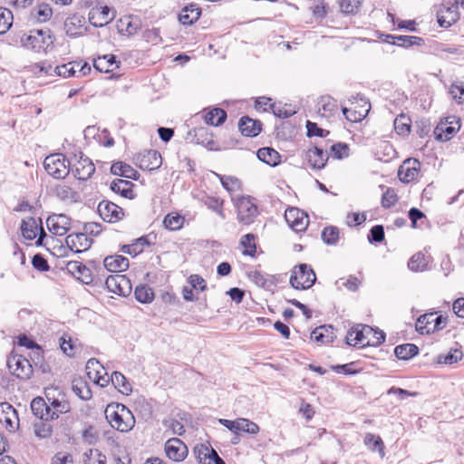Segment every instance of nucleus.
<instances>
[{
    "mask_svg": "<svg viewBox=\"0 0 464 464\" xmlns=\"http://www.w3.org/2000/svg\"><path fill=\"white\" fill-rule=\"evenodd\" d=\"M336 338L332 325H321L311 333V339L321 343H330Z\"/></svg>",
    "mask_w": 464,
    "mask_h": 464,
    "instance_id": "obj_29",
    "label": "nucleus"
},
{
    "mask_svg": "<svg viewBox=\"0 0 464 464\" xmlns=\"http://www.w3.org/2000/svg\"><path fill=\"white\" fill-rule=\"evenodd\" d=\"M426 266H427L426 258H425L424 255H422L420 253L413 255L408 263V267L411 271H414V272H418V271L424 269V267Z\"/></svg>",
    "mask_w": 464,
    "mask_h": 464,
    "instance_id": "obj_54",
    "label": "nucleus"
},
{
    "mask_svg": "<svg viewBox=\"0 0 464 464\" xmlns=\"http://www.w3.org/2000/svg\"><path fill=\"white\" fill-rule=\"evenodd\" d=\"M420 163L417 160H407L400 167L398 170V177L403 183H409L414 180L419 174V167Z\"/></svg>",
    "mask_w": 464,
    "mask_h": 464,
    "instance_id": "obj_22",
    "label": "nucleus"
},
{
    "mask_svg": "<svg viewBox=\"0 0 464 464\" xmlns=\"http://www.w3.org/2000/svg\"><path fill=\"white\" fill-rule=\"evenodd\" d=\"M52 464H72V458L70 454L58 452L53 458Z\"/></svg>",
    "mask_w": 464,
    "mask_h": 464,
    "instance_id": "obj_64",
    "label": "nucleus"
},
{
    "mask_svg": "<svg viewBox=\"0 0 464 464\" xmlns=\"http://www.w3.org/2000/svg\"><path fill=\"white\" fill-rule=\"evenodd\" d=\"M72 171L75 178L81 180H86L92 176L95 171V167L89 158L82 155L79 160L75 163Z\"/></svg>",
    "mask_w": 464,
    "mask_h": 464,
    "instance_id": "obj_23",
    "label": "nucleus"
},
{
    "mask_svg": "<svg viewBox=\"0 0 464 464\" xmlns=\"http://www.w3.org/2000/svg\"><path fill=\"white\" fill-rule=\"evenodd\" d=\"M201 10L197 5H189L181 10L179 20L184 25H190L199 18Z\"/></svg>",
    "mask_w": 464,
    "mask_h": 464,
    "instance_id": "obj_31",
    "label": "nucleus"
},
{
    "mask_svg": "<svg viewBox=\"0 0 464 464\" xmlns=\"http://www.w3.org/2000/svg\"><path fill=\"white\" fill-rule=\"evenodd\" d=\"M356 103L353 108H343V114L345 118L353 122L361 121L363 120L369 113L371 105L370 103L362 97L354 98Z\"/></svg>",
    "mask_w": 464,
    "mask_h": 464,
    "instance_id": "obj_14",
    "label": "nucleus"
},
{
    "mask_svg": "<svg viewBox=\"0 0 464 464\" xmlns=\"http://www.w3.org/2000/svg\"><path fill=\"white\" fill-rule=\"evenodd\" d=\"M105 285L110 292L119 295L126 296L131 290L130 280L122 275L109 276Z\"/></svg>",
    "mask_w": 464,
    "mask_h": 464,
    "instance_id": "obj_15",
    "label": "nucleus"
},
{
    "mask_svg": "<svg viewBox=\"0 0 464 464\" xmlns=\"http://www.w3.org/2000/svg\"><path fill=\"white\" fill-rule=\"evenodd\" d=\"M133 187L134 185L131 181L121 179H114L110 185V188L114 193L130 199L135 197Z\"/></svg>",
    "mask_w": 464,
    "mask_h": 464,
    "instance_id": "obj_28",
    "label": "nucleus"
},
{
    "mask_svg": "<svg viewBox=\"0 0 464 464\" xmlns=\"http://www.w3.org/2000/svg\"><path fill=\"white\" fill-rule=\"evenodd\" d=\"M84 464H106V456L97 449H90L82 455Z\"/></svg>",
    "mask_w": 464,
    "mask_h": 464,
    "instance_id": "obj_44",
    "label": "nucleus"
},
{
    "mask_svg": "<svg viewBox=\"0 0 464 464\" xmlns=\"http://www.w3.org/2000/svg\"><path fill=\"white\" fill-rule=\"evenodd\" d=\"M463 358V353L458 348H451L446 353H440L437 357V362L440 364H449L458 362Z\"/></svg>",
    "mask_w": 464,
    "mask_h": 464,
    "instance_id": "obj_41",
    "label": "nucleus"
},
{
    "mask_svg": "<svg viewBox=\"0 0 464 464\" xmlns=\"http://www.w3.org/2000/svg\"><path fill=\"white\" fill-rule=\"evenodd\" d=\"M394 129L400 135L408 134L411 130L410 120L404 115H400L394 120Z\"/></svg>",
    "mask_w": 464,
    "mask_h": 464,
    "instance_id": "obj_55",
    "label": "nucleus"
},
{
    "mask_svg": "<svg viewBox=\"0 0 464 464\" xmlns=\"http://www.w3.org/2000/svg\"><path fill=\"white\" fill-rule=\"evenodd\" d=\"M237 218L244 225H250L257 216V208L250 198L242 197L237 200Z\"/></svg>",
    "mask_w": 464,
    "mask_h": 464,
    "instance_id": "obj_10",
    "label": "nucleus"
},
{
    "mask_svg": "<svg viewBox=\"0 0 464 464\" xmlns=\"http://www.w3.org/2000/svg\"><path fill=\"white\" fill-rule=\"evenodd\" d=\"M364 445L372 451H377L381 458H384V443L380 436L372 433H366L363 440Z\"/></svg>",
    "mask_w": 464,
    "mask_h": 464,
    "instance_id": "obj_36",
    "label": "nucleus"
},
{
    "mask_svg": "<svg viewBox=\"0 0 464 464\" xmlns=\"http://www.w3.org/2000/svg\"><path fill=\"white\" fill-rule=\"evenodd\" d=\"M256 155L261 161L272 167L276 166L280 162V155L273 148H261L257 150Z\"/></svg>",
    "mask_w": 464,
    "mask_h": 464,
    "instance_id": "obj_37",
    "label": "nucleus"
},
{
    "mask_svg": "<svg viewBox=\"0 0 464 464\" xmlns=\"http://www.w3.org/2000/svg\"><path fill=\"white\" fill-rule=\"evenodd\" d=\"M105 417L111 426L121 432L130 430L135 424L132 412L121 403H111L105 409Z\"/></svg>",
    "mask_w": 464,
    "mask_h": 464,
    "instance_id": "obj_2",
    "label": "nucleus"
},
{
    "mask_svg": "<svg viewBox=\"0 0 464 464\" xmlns=\"http://www.w3.org/2000/svg\"><path fill=\"white\" fill-rule=\"evenodd\" d=\"M306 159L313 169H323L328 160L327 152L324 149L314 146L306 151Z\"/></svg>",
    "mask_w": 464,
    "mask_h": 464,
    "instance_id": "obj_24",
    "label": "nucleus"
},
{
    "mask_svg": "<svg viewBox=\"0 0 464 464\" xmlns=\"http://www.w3.org/2000/svg\"><path fill=\"white\" fill-rule=\"evenodd\" d=\"M38 229H40L39 237L36 241L37 246L43 245V240L46 237V233L42 227H39L37 220L34 218L23 219L21 223V231L23 237L27 240H33L37 237Z\"/></svg>",
    "mask_w": 464,
    "mask_h": 464,
    "instance_id": "obj_16",
    "label": "nucleus"
},
{
    "mask_svg": "<svg viewBox=\"0 0 464 464\" xmlns=\"http://www.w3.org/2000/svg\"><path fill=\"white\" fill-rule=\"evenodd\" d=\"M384 341L385 334L382 331L374 330L366 324H357L352 327L346 335L347 344L359 347L378 346Z\"/></svg>",
    "mask_w": 464,
    "mask_h": 464,
    "instance_id": "obj_1",
    "label": "nucleus"
},
{
    "mask_svg": "<svg viewBox=\"0 0 464 464\" xmlns=\"http://www.w3.org/2000/svg\"><path fill=\"white\" fill-rule=\"evenodd\" d=\"M262 123L247 116L242 117L238 123L241 133L246 137H256L261 131Z\"/></svg>",
    "mask_w": 464,
    "mask_h": 464,
    "instance_id": "obj_27",
    "label": "nucleus"
},
{
    "mask_svg": "<svg viewBox=\"0 0 464 464\" xmlns=\"http://www.w3.org/2000/svg\"><path fill=\"white\" fill-rule=\"evenodd\" d=\"M419 353V348L413 343H404L395 347L394 353L400 360H410Z\"/></svg>",
    "mask_w": 464,
    "mask_h": 464,
    "instance_id": "obj_40",
    "label": "nucleus"
},
{
    "mask_svg": "<svg viewBox=\"0 0 464 464\" xmlns=\"http://www.w3.org/2000/svg\"><path fill=\"white\" fill-rule=\"evenodd\" d=\"M460 129V119L456 116L447 117L440 121L434 130L438 140H450Z\"/></svg>",
    "mask_w": 464,
    "mask_h": 464,
    "instance_id": "obj_6",
    "label": "nucleus"
},
{
    "mask_svg": "<svg viewBox=\"0 0 464 464\" xmlns=\"http://www.w3.org/2000/svg\"><path fill=\"white\" fill-rule=\"evenodd\" d=\"M44 166L50 176L62 179L69 175L71 163L63 154L54 153L44 159Z\"/></svg>",
    "mask_w": 464,
    "mask_h": 464,
    "instance_id": "obj_4",
    "label": "nucleus"
},
{
    "mask_svg": "<svg viewBox=\"0 0 464 464\" xmlns=\"http://www.w3.org/2000/svg\"><path fill=\"white\" fill-rule=\"evenodd\" d=\"M241 245L245 247L243 252L245 255L253 256L256 247L255 244V237L253 234H246L241 238Z\"/></svg>",
    "mask_w": 464,
    "mask_h": 464,
    "instance_id": "obj_56",
    "label": "nucleus"
},
{
    "mask_svg": "<svg viewBox=\"0 0 464 464\" xmlns=\"http://www.w3.org/2000/svg\"><path fill=\"white\" fill-rule=\"evenodd\" d=\"M221 184L229 192L237 191L240 188V182L234 177H221Z\"/></svg>",
    "mask_w": 464,
    "mask_h": 464,
    "instance_id": "obj_60",
    "label": "nucleus"
},
{
    "mask_svg": "<svg viewBox=\"0 0 464 464\" xmlns=\"http://www.w3.org/2000/svg\"><path fill=\"white\" fill-rule=\"evenodd\" d=\"M398 201V197L393 188H387L382 197V206L383 208H391Z\"/></svg>",
    "mask_w": 464,
    "mask_h": 464,
    "instance_id": "obj_57",
    "label": "nucleus"
},
{
    "mask_svg": "<svg viewBox=\"0 0 464 464\" xmlns=\"http://www.w3.org/2000/svg\"><path fill=\"white\" fill-rule=\"evenodd\" d=\"M133 161L141 169L150 171L161 166L162 158L157 150H149L137 153L133 158Z\"/></svg>",
    "mask_w": 464,
    "mask_h": 464,
    "instance_id": "obj_8",
    "label": "nucleus"
},
{
    "mask_svg": "<svg viewBox=\"0 0 464 464\" xmlns=\"http://www.w3.org/2000/svg\"><path fill=\"white\" fill-rule=\"evenodd\" d=\"M386 41L402 47H410L414 44L420 45L423 43V40L420 37L411 35H387Z\"/></svg>",
    "mask_w": 464,
    "mask_h": 464,
    "instance_id": "obj_38",
    "label": "nucleus"
},
{
    "mask_svg": "<svg viewBox=\"0 0 464 464\" xmlns=\"http://www.w3.org/2000/svg\"><path fill=\"white\" fill-rule=\"evenodd\" d=\"M218 422L227 430L237 434L239 431L256 435L259 432V426L252 420L245 418H237L234 420L218 419Z\"/></svg>",
    "mask_w": 464,
    "mask_h": 464,
    "instance_id": "obj_9",
    "label": "nucleus"
},
{
    "mask_svg": "<svg viewBox=\"0 0 464 464\" xmlns=\"http://www.w3.org/2000/svg\"><path fill=\"white\" fill-rule=\"evenodd\" d=\"M31 410L39 420H50V406L42 397L34 398L31 402Z\"/></svg>",
    "mask_w": 464,
    "mask_h": 464,
    "instance_id": "obj_33",
    "label": "nucleus"
},
{
    "mask_svg": "<svg viewBox=\"0 0 464 464\" xmlns=\"http://www.w3.org/2000/svg\"><path fill=\"white\" fill-rule=\"evenodd\" d=\"M446 325V319L442 315L425 314L420 315L416 322V330L423 334L440 330Z\"/></svg>",
    "mask_w": 464,
    "mask_h": 464,
    "instance_id": "obj_7",
    "label": "nucleus"
},
{
    "mask_svg": "<svg viewBox=\"0 0 464 464\" xmlns=\"http://www.w3.org/2000/svg\"><path fill=\"white\" fill-rule=\"evenodd\" d=\"M56 195L61 199H70L72 200L76 195V193L68 186L60 185L55 189Z\"/></svg>",
    "mask_w": 464,
    "mask_h": 464,
    "instance_id": "obj_63",
    "label": "nucleus"
},
{
    "mask_svg": "<svg viewBox=\"0 0 464 464\" xmlns=\"http://www.w3.org/2000/svg\"><path fill=\"white\" fill-rule=\"evenodd\" d=\"M72 389L74 394L83 401H87L92 398V392L87 382L81 379L74 380L72 382Z\"/></svg>",
    "mask_w": 464,
    "mask_h": 464,
    "instance_id": "obj_46",
    "label": "nucleus"
},
{
    "mask_svg": "<svg viewBox=\"0 0 464 464\" xmlns=\"http://www.w3.org/2000/svg\"><path fill=\"white\" fill-rule=\"evenodd\" d=\"M49 231L55 236H64L70 229V218L63 215H53L46 220Z\"/></svg>",
    "mask_w": 464,
    "mask_h": 464,
    "instance_id": "obj_18",
    "label": "nucleus"
},
{
    "mask_svg": "<svg viewBox=\"0 0 464 464\" xmlns=\"http://www.w3.org/2000/svg\"><path fill=\"white\" fill-rule=\"evenodd\" d=\"M21 45L36 53H46L53 44L50 29H34L24 33L20 37Z\"/></svg>",
    "mask_w": 464,
    "mask_h": 464,
    "instance_id": "obj_3",
    "label": "nucleus"
},
{
    "mask_svg": "<svg viewBox=\"0 0 464 464\" xmlns=\"http://www.w3.org/2000/svg\"><path fill=\"white\" fill-rule=\"evenodd\" d=\"M67 247L73 253H82L88 250L92 240L84 233L68 235L65 238Z\"/></svg>",
    "mask_w": 464,
    "mask_h": 464,
    "instance_id": "obj_19",
    "label": "nucleus"
},
{
    "mask_svg": "<svg viewBox=\"0 0 464 464\" xmlns=\"http://www.w3.org/2000/svg\"><path fill=\"white\" fill-rule=\"evenodd\" d=\"M34 430L36 437L40 439H48L52 436L53 426L49 420H38L34 424Z\"/></svg>",
    "mask_w": 464,
    "mask_h": 464,
    "instance_id": "obj_45",
    "label": "nucleus"
},
{
    "mask_svg": "<svg viewBox=\"0 0 464 464\" xmlns=\"http://www.w3.org/2000/svg\"><path fill=\"white\" fill-rule=\"evenodd\" d=\"M140 21L131 15L121 17L117 23L118 31L129 35L135 34L140 29Z\"/></svg>",
    "mask_w": 464,
    "mask_h": 464,
    "instance_id": "obj_30",
    "label": "nucleus"
},
{
    "mask_svg": "<svg viewBox=\"0 0 464 464\" xmlns=\"http://www.w3.org/2000/svg\"><path fill=\"white\" fill-rule=\"evenodd\" d=\"M53 10L47 4H41L34 9V16L39 23H44L51 19Z\"/></svg>",
    "mask_w": 464,
    "mask_h": 464,
    "instance_id": "obj_50",
    "label": "nucleus"
},
{
    "mask_svg": "<svg viewBox=\"0 0 464 464\" xmlns=\"http://www.w3.org/2000/svg\"><path fill=\"white\" fill-rule=\"evenodd\" d=\"M316 280L314 271L306 264L294 267L290 276V285L295 289H308Z\"/></svg>",
    "mask_w": 464,
    "mask_h": 464,
    "instance_id": "obj_5",
    "label": "nucleus"
},
{
    "mask_svg": "<svg viewBox=\"0 0 464 464\" xmlns=\"http://www.w3.org/2000/svg\"><path fill=\"white\" fill-rule=\"evenodd\" d=\"M136 299L142 304H149L154 298L152 289L147 285H139L134 292Z\"/></svg>",
    "mask_w": 464,
    "mask_h": 464,
    "instance_id": "obj_49",
    "label": "nucleus"
},
{
    "mask_svg": "<svg viewBox=\"0 0 464 464\" xmlns=\"http://www.w3.org/2000/svg\"><path fill=\"white\" fill-rule=\"evenodd\" d=\"M86 373L90 380H97L101 375H106L105 368L95 359H90L86 363Z\"/></svg>",
    "mask_w": 464,
    "mask_h": 464,
    "instance_id": "obj_42",
    "label": "nucleus"
},
{
    "mask_svg": "<svg viewBox=\"0 0 464 464\" xmlns=\"http://www.w3.org/2000/svg\"><path fill=\"white\" fill-rule=\"evenodd\" d=\"M53 392H58V387H48L45 389V396L49 402L48 406H50L52 408V410L58 407V405H62V401H66L63 399V395H62V399H60L58 397H53V396L51 397V393H53Z\"/></svg>",
    "mask_w": 464,
    "mask_h": 464,
    "instance_id": "obj_61",
    "label": "nucleus"
},
{
    "mask_svg": "<svg viewBox=\"0 0 464 464\" xmlns=\"http://www.w3.org/2000/svg\"><path fill=\"white\" fill-rule=\"evenodd\" d=\"M227 119V113L224 110L220 108H215L209 111L205 115V121L208 124L212 126H219L221 125L225 120Z\"/></svg>",
    "mask_w": 464,
    "mask_h": 464,
    "instance_id": "obj_43",
    "label": "nucleus"
},
{
    "mask_svg": "<svg viewBox=\"0 0 464 464\" xmlns=\"http://www.w3.org/2000/svg\"><path fill=\"white\" fill-rule=\"evenodd\" d=\"M94 68L101 72H110L119 67L116 57L113 54H107L94 60Z\"/></svg>",
    "mask_w": 464,
    "mask_h": 464,
    "instance_id": "obj_32",
    "label": "nucleus"
},
{
    "mask_svg": "<svg viewBox=\"0 0 464 464\" xmlns=\"http://www.w3.org/2000/svg\"><path fill=\"white\" fill-rule=\"evenodd\" d=\"M98 212L101 218L109 223L119 221L124 215L121 208L107 200H102L99 203Z\"/></svg>",
    "mask_w": 464,
    "mask_h": 464,
    "instance_id": "obj_17",
    "label": "nucleus"
},
{
    "mask_svg": "<svg viewBox=\"0 0 464 464\" xmlns=\"http://www.w3.org/2000/svg\"><path fill=\"white\" fill-rule=\"evenodd\" d=\"M111 382L114 387L122 394L129 395L131 393V385L121 372H114L111 376Z\"/></svg>",
    "mask_w": 464,
    "mask_h": 464,
    "instance_id": "obj_39",
    "label": "nucleus"
},
{
    "mask_svg": "<svg viewBox=\"0 0 464 464\" xmlns=\"http://www.w3.org/2000/svg\"><path fill=\"white\" fill-rule=\"evenodd\" d=\"M150 245L146 237H141L131 245H124L121 251L130 256H137L144 250V246Z\"/></svg>",
    "mask_w": 464,
    "mask_h": 464,
    "instance_id": "obj_47",
    "label": "nucleus"
},
{
    "mask_svg": "<svg viewBox=\"0 0 464 464\" xmlns=\"http://www.w3.org/2000/svg\"><path fill=\"white\" fill-rule=\"evenodd\" d=\"M285 219L295 232L304 231L309 224L308 216L297 208H289L285 212Z\"/></svg>",
    "mask_w": 464,
    "mask_h": 464,
    "instance_id": "obj_11",
    "label": "nucleus"
},
{
    "mask_svg": "<svg viewBox=\"0 0 464 464\" xmlns=\"http://www.w3.org/2000/svg\"><path fill=\"white\" fill-rule=\"evenodd\" d=\"M10 372L18 378H29L32 373L30 362L22 355H12L7 359Z\"/></svg>",
    "mask_w": 464,
    "mask_h": 464,
    "instance_id": "obj_12",
    "label": "nucleus"
},
{
    "mask_svg": "<svg viewBox=\"0 0 464 464\" xmlns=\"http://www.w3.org/2000/svg\"><path fill=\"white\" fill-rule=\"evenodd\" d=\"M163 224L169 230H179L183 227L184 218L177 213H170L165 217Z\"/></svg>",
    "mask_w": 464,
    "mask_h": 464,
    "instance_id": "obj_48",
    "label": "nucleus"
},
{
    "mask_svg": "<svg viewBox=\"0 0 464 464\" xmlns=\"http://www.w3.org/2000/svg\"><path fill=\"white\" fill-rule=\"evenodd\" d=\"M103 266L109 272H123L129 267V260L121 255L109 256L103 260Z\"/></svg>",
    "mask_w": 464,
    "mask_h": 464,
    "instance_id": "obj_26",
    "label": "nucleus"
},
{
    "mask_svg": "<svg viewBox=\"0 0 464 464\" xmlns=\"http://www.w3.org/2000/svg\"><path fill=\"white\" fill-rule=\"evenodd\" d=\"M361 0H340V8L344 14H354L359 10Z\"/></svg>",
    "mask_w": 464,
    "mask_h": 464,
    "instance_id": "obj_59",
    "label": "nucleus"
},
{
    "mask_svg": "<svg viewBox=\"0 0 464 464\" xmlns=\"http://www.w3.org/2000/svg\"><path fill=\"white\" fill-rule=\"evenodd\" d=\"M450 93L459 104L464 103V84L462 82L451 84Z\"/></svg>",
    "mask_w": 464,
    "mask_h": 464,
    "instance_id": "obj_58",
    "label": "nucleus"
},
{
    "mask_svg": "<svg viewBox=\"0 0 464 464\" xmlns=\"http://www.w3.org/2000/svg\"><path fill=\"white\" fill-rule=\"evenodd\" d=\"M307 135L309 137L318 136V137H326L329 134L328 130L321 129L317 126L316 123L307 121L306 122Z\"/></svg>",
    "mask_w": 464,
    "mask_h": 464,
    "instance_id": "obj_62",
    "label": "nucleus"
},
{
    "mask_svg": "<svg viewBox=\"0 0 464 464\" xmlns=\"http://www.w3.org/2000/svg\"><path fill=\"white\" fill-rule=\"evenodd\" d=\"M114 18L108 6H97L92 8L89 13V21L95 27H102Z\"/></svg>",
    "mask_w": 464,
    "mask_h": 464,
    "instance_id": "obj_21",
    "label": "nucleus"
},
{
    "mask_svg": "<svg viewBox=\"0 0 464 464\" xmlns=\"http://www.w3.org/2000/svg\"><path fill=\"white\" fill-rule=\"evenodd\" d=\"M339 228L334 226L326 227L322 231V238L327 245H335L339 240Z\"/></svg>",
    "mask_w": 464,
    "mask_h": 464,
    "instance_id": "obj_52",
    "label": "nucleus"
},
{
    "mask_svg": "<svg viewBox=\"0 0 464 464\" xmlns=\"http://www.w3.org/2000/svg\"><path fill=\"white\" fill-rule=\"evenodd\" d=\"M80 64L81 63L71 62L57 65L54 71L59 76H63L64 78L75 76V66H79Z\"/></svg>",
    "mask_w": 464,
    "mask_h": 464,
    "instance_id": "obj_53",
    "label": "nucleus"
},
{
    "mask_svg": "<svg viewBox=\"0 0 464 464\" xmlns=\"http://www.w3.org/2000/svg\"><path fill=\"white\" fill-rule=\"evenodd\" d=\"M199 201L208 209L218 215L222 219L226 218L223 210V199L208 195H204L199 198Z\"/></svg>",
    "mask_w": 464,
    "mask_h": 464,
    "instance_id": "obj_35",
    "label": "nucleus"
},
{
    "mask_svg": "<svg viewBox=\"0 0 464 464\" xmlns=\"http://www.w3.org/2000/svg\"><path fill=\"white\" fill-rule=\"evenodd\" d=\"M111 171L113 175L121 176L126 179H137L139 173L131 166L124 162H115L111 165Z\"/></svg>",
    "mask_w": 464,
    "mask_h": 464,
    "instance_id": "obj_34",
    "label": "nucleus"
},
{
    "mask_svg": "<svg viewBox=\"0 0 464 464\" xmlns=\"http://www.w3.org/2000/svg\"><path fill=\"white\" fill-rule=\"evenodd\" d=\"M67 270L72 273L78 280L83 284H90L92 282L91 270L81 262L70 261L66 266Z\"/></svg>",
    "mask_w": 464,
    "mask_h": 464,
    "instance_id": "obj_25",
    "label": "nucleus"
},
{
    "mask_svg": "<svg viewBox=\"0 0 464 464\" xmlns=\"http://www.w3.org/2000/svg\"><path fill=\"white\" fill-rule=\"evenodd\" d=\"M0 421L4 422L10 431H14L19 426L17 411L8 402L0 403Z\"/></svg>",
    "mask_w": 464,
    "mask_h": 464,
    "instance_id": "obj_20",
    "label": "nucleus"
},
{
    "mask_svg": "<svg viewBox=\"0 0 464 464\" xmlns=\"http://www.w3.org/2000/svg\"><path fill=\"white\" fill-rule=\"evenodd\" d=\"M13 14L9 9L0 7V34H5L13 24Z\"/></svg>",
    "mask_w": 464,
    "mask_h": 464,
    "instance_id": "obj_51",
    "label": "nucleus"
},
{
    "mask_svg": "<svg viewBox=\"0 0 464 464\" xmlns=\"http://www.w3.org/2000/svg\"><path fill=\"white\" fill-rule=\"evenodd\" d=\"M164 450L167 457L176 462L184 460L188 452L185 443L178 438L168 440L165 443Z\"/></svg>",
    "mask_w": 464,
    "mask_h": 464,
    "instance_id": "obj_13",
    "label": "nucleus"
}]
</instances>
